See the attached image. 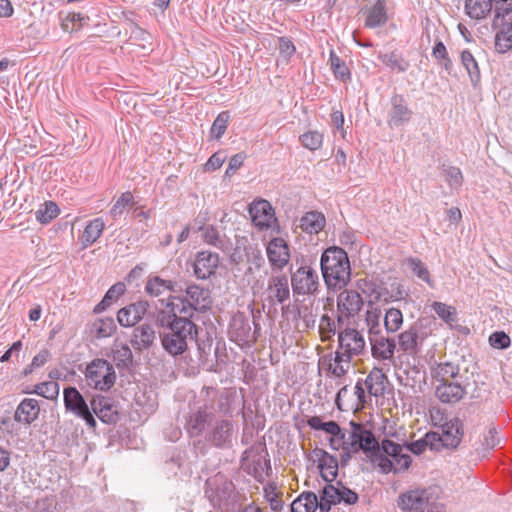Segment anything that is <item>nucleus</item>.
I'll use <instances>...</instances> for the list:
<instances>
[{
    "label": "nucleus",
    "instance_id": "f257e3e1",
    "mask_svg": "<svg viewBox=\"0 0 512 512\" xmlns=\"http://www.w3.org/2000/svg\"><path fill=\"white\" fill-rule=\"evenodd\" d=\"M307 424L314 430H322L329 434L330 447L334 450H342L345 455L363 451L369 453L377 446V440L373 433L363 425L350 422L351 431L348 437L342 433L340 426L335 421L323 422L321 417L312 416L307 420Z\"/></svg>",
    "mask_w": 512,
    "mask_h": 512
},
{
    "label": "nucleus",
    "instance_id": "f03ea898",
    "mask_svg": "<svg viewBox=\"0 0 512 512\" xmlns=\"http://www.w3.org/2000/svg\"><path fill=\"white\" fill-rule=\"evenodd\" d=\"M321 271L329 288H343L351 278V268L347 253L340 247H329L321 256Z\"/></svg>",
    "mask_w": 512,
    "mask_h": 512
},
{
    "label": "nucleus",
    "instance_id": "7ed1b4c3",
    "mask_svg": "<svg viewBox=\"0 0 512 512\" xmlns=\"http://www.w3.org/2000/svg\"><path fill=\"white\" fill-rule=\"evenodd\" d=\"M195 323L186 317H175L168 331L162 336L161 343L165 351L172 356L183 354L188 349V342L197 338Z\"/></svg>",
    "mask_w": 512,
    "mask_h": 512
},
{
    "label": "nucleus",
    "instance_id": "20e7f679",
    "mask_svg": "<svg viewBox=\"0 0 512 512\" xmlns=\"http://www.w3.org/2000/svg\"><path fill=\"white\" fill-rule=\"evenodd\" d=\"M84 376L86 384L99 391H108L116 381L113 365L109 361L100 358L87 364Z\"/></svg>",
    "mask_w": 512,
    "mask_h": 512
},
{
    "label": "nucleus",
    "instance_id": "39448f33",
    "mask_svg": "<svg viewBox=\"0 0 512 512\" xmlns=\"http://www.w3.org/2000/svg\"><path fill=\"white\" fill-rule=\"evenodd\" d=\"M368 395L363 387L362 381L355 386L342 387L336 396V405L343 412H357L365 408Z\"/></svg>",
    "mask_w": 512,
    "mask_h": 512
},
{
    "label": "nucleus",
    "instance_id": "423d86ee",
    "mask_svg": "<svg viewBox=\"0 0 512 512\" xmlns=\"http://www.w3.org/2000/svg\"><path fill=\"white\" fill-rule=\"evenodd\" d=\"M433 494L432 488H411L399 495L397 505L402 511L423 512L431 503Z\"/></svg>",
    "mask_w": 512,
    "mask_h": 512
},
{
    "label": "nucleus",
    "instance_id": "0eeeda50",
    "mask_svg": "<svg viewBox=\"0 0 512 512\" xmlns=\"http://www.w3.org/2000/svg\"><path fill=\"white\" fill-rule=\"evenodd\" d=\"M63 394L66 410L83 419L90 428H95L96 420L81 393L74 387H68Z\"/></svg>",
    "mask_w": 512,
    "mask_h": 512
},
{
    "label": "nucleus",
    "instance_id": "6e6552de",
    "mask_svg": "<svg viewBox=\"0 0 512 512\" xmlns=\"http://www.w3.org/2000/svg\"><path fill=\"white\" fill-rule=\"evenodd\" d=\"M252 223L259 230H278V220L272 205L264 199L256 200L249 206Z\"/></svg>",
    "mask_w": 512,
    "mask_h": 512
},
{
    "label": "nucleus",
    "instance_id": "1a4fd4ad",
    "mask_svg": "<svg viewBox=\"0 0 512 512\" xmlns=\"http://www.w3.org/2000/svg\"><path fill=\"white\" fill-rule=\"evenodd\" d=\"M495 26V49L498 53H506L512 49V10H507L502 15L498 13Z\"/></svg>",
    "mask_w": 512,
    "mask_h": 512
},
{
    "label": "nucleus",
    "instance_id": "9d476101",
    "mask_svg": "<svg viewBox=\"0 0 512 512\" xmlns=\"http://www.w3.org/2000/svg\"><path fill=\"white\" fill-rule=\"evenodd\" d=\"M318 285V274L309 266L298 268L292 276V287L297 294H312L317 290Z\"/></svg>",
    "mask_w": 512,
    "mask_h": 512
},
{
    "label": "nucleus",
    "instance_id": "9b49d317",
    "mask_svg": "<svg viewBox=\"0 0 512 512\" xmlns=\"http://www.w3.org/2000/svg\"><path fill=\"white\" fill-rule=\"evenodd\" d=\"M469 441L477 452H486L497 446L500 438L496 428L491 424L488 426H478L470 434Z\"/></svg>",
    "mask_w": 512,
    "mask_h": 512
},
{
    "label": "nucleus",
    "instance_id": "f8f14e48",
    "mask_svg": "<svg viewBox=\"0 0 512 512\" xmlns=\"http://www.w3.org/2000/svg\"><path fill=\"white\" fill-rule=\"evenodd\" d=\"M339 346L337 351L341 355L348 356L351 360L353 356L360 354L365 347V340L360 332L355 329H346L338 336Z\"/></svg>",
    "mask_w": 512,
    "mask_h": 512
},
{
    "label": "nucleus",
    "instance_id": "ddd939ff",
    "mask_svg": "<svg viewBox=\"0 0 512 512\" xmlns=\"http://www.w3.org/2000/svg\"><path fill=\"white\" fill-rule=\"evenodd\" d=\"M320 368L327 375L336 378L343 377L351 367V360L348 356L341 355L338 351L324 355L319 360Z\"/></svg>",
    "mask_w": 512,
    "mask_h": 512
},
{
    "label": "nucleus",
    "instance_id": "4468645a",
    "mask_svg": "<svg viewBox=\"0 0 512 512\" xmlns=\"http://www.w3.org/2000/svg\"><path fill=\"white\" fill-rule=\"evenodd\" d=\"M310 460L317 464L322 478L327 482H332L338 472L337 460L325 450L315 448L310 453Z\"/></svg>",
    "mask_w": 512,
    "mask_h": 512
},
{
    "label": "nucleus",
    "instance_id": "2eb2a0df",
    "mask_svg": "<svg viewBox=\"0 0 512 512\" xmlns=\"http://www.w3.org/2000/svg\"><path fill=\"white\" fill-rule=\"evenodd\" d=\"M466 390L459 381V378H455L452 381L441 383L434 387L435 397L442 403L454 404L459 402L464 395Z\"/></svg>",
    "mask_w": 512,
    "mask_h": 512
},
{
    "label": "nucleus",
    "instance_id": "dca6fc26",
    "mask_svg": "<svg viewBox=\"0 0 512 512\" xmlns=\"http://www.w3.org/2000/svg\"><path fill=\"white\" fill-rule=\"evenodd\" d=\"M267 257L272 266L283 268L290 260V249L283 238H273L266 247Z\"/></svg>",
    "mask_w": 512,
    "mask_h": 512
},
{
    "label": "nucleus",
    "instance_id": "f3484780",
    "mask_svg": "<svg viewBox=\"0 0 512 512\" xmlns=\"http://www.w3.org/2000/svg\"><path fill=\"white\" fill-rule=\"evenodd\" d=\"M219 266V256L210 251H201L194 262V273L199 279H207L214 275Z\"/></svg>",
    "mask_w": 512,
    "mask_h": 512
},
{
    "label": "nucleus",
    "instance_id": "a211bd4d",
    "mask_svg": "<svg viewBox=\"0 0 512 512\" xmlns=\"http://www.w3.org/2000/svg\"><path fill=\"white\" fill-rule=\"evenodd\" d=\"M148 309L147 302L138 301L121 308L117 313V320L123 327H133L142 320Z\"/></svg>",
    "mask_w": 512,
    "mask_h": 512
},
{
    "label": "nucleus",
    "instance_id": "6ab92c4d",
    "mask_svg": "<svg viewBox=\"0 0 512 512\" xmlns=\"http://www.w3.org/2000/svg\"><path fill=\"white\" fill-rule=\"evenodd\" d=\"M371 353L374 359L379 361H391L396 348L395 341L383 335L375 333L370 336Z\"/></svg>",
    "mask_w": 512,
    "mask_h": 512
},
{
    "label": "nucleus",
    "instance_id": "aec40b11",
    "mask_svg": "<svg viewBox=\"0 0 512 512\" xmlns=\"http://www.w3.org/2000/svg\"><path fill=\"white\" fill-rule=\"evenodd\" d=\"M363 304L360 294L353 290L342 291L337 299V308L342 317L355 315Z\"/></svg>",
    "mask_w": 512,
    "mask_h": 512
},
{
    "label": "nucleus",
    "instance_id": "412c9836",
    "mask_svg": "<svg viewBox=\"0 0 512 512\" xmlns=\"http://www.w3.org/2000/svg\"><path fill=\"white\" fill-rule=\"evenodd\" d=\"M442 436L438 435L437 441H441L446 447L456 448L461 441L462 423L460 419L453 418L443 424Z\"/></svg>",
    "mask_w": 512,
    "mask_h": 512
},
{
    "label": "nucleus",
    "instance_id": "4be33fe9",
    "mask_svg": "<svg viewBox=\"0 0 512 512\" xmlns=\"http://www.w3.org/2000/svg\"><path fill=\"white\" fill-rule=\"evenodd\" d=\"M186 301L197 310L204 311L209 309L212 304V299L209 289L199 285H190L186 290Z\"/></svg>",
    "mask_w": 512,
    "mask_h": 512
},
{
    "label": "nucleus",
    "instance_id": "5701e85b",
    "mask_svg": "<svg viewBox=\"0 0 512 512\" xmlns=\"http://www.w3.org/2000/svg\"><path fill=\"white\" fill-rule=\"evenodd\" d=\"M91 407L97 417L104 423H115L118 419L117 409L109 398L98 396L91 401Z\"/></svg>",
    "mask_w": 512,
    "mask_h": 512
},
{
    "label": "nucleus",
    "instance_id": "b1692460",
    "mask_svg": "<svg viewBox=\"0 0 512 512\" xmlns=\"http://www.w3.org/2000/svg\"><path fill=\"white\" fill-rule=\"evenodd\" d=\"M365 26L376 28L386 24L388 21L386 1L377 0L372 6L364 9Z\"/></svg>",
    "mask_w": 512,
    "mask_h": 512
},
{
    "label": "nucleus",
    "instance_id": "393cba45",
    "mask_svg": "<svg viewBox=\"0 0 512 512\" xmlns=\"http://www.w3.org/2000/svg\"><path fill=\"white\" fill-rule=\"evenodd\" d=\"M387 376L382 369L374 367L362 382L364 389L367 390L368 398L370 396H381L385 392Z\"/></svg>",
    "mask_w": 512,
    "mask_h": 512
},
{
    "label": "nucleus",
    "instance_id": "a878e982",
    "mask_svg": "<svg viewBox=\"0 0 512 512\" xmlns=\"http://www.w3.org/2000/svg\"><path fill=\"white\" fill-rule=\"evenodd\" d=\"M431 383L433 387L460 378L459 368L451 362L438 363L431 368Z\"/></svg>",
    "mask_w": 512,
    "mask_h": 512
},
{
    "label": "nucleus",
    "instance_id": "bb28decb",
    "mask_svg": "<svg viewBox=\"0 0 512 512\" xmlns=\"http://www.w3.org/2000/svg\"><path fill=\"white\" fill-rule=\"evenodd\" d=\"M40 413V406L36 399L25 398L18 405L15 412L16 421L24 424L34 422Z\"/></svg>",
    "mask_w": 512,
    "mask_h": 512
},
{
    "label": "nucleus",
    "instance_id": "cd10ccee",
    "mask_svg": "<svg viewBox=\"0 0 512 512\" xmlns=\"http://www.w3.org/2000/svg\"><path fill=\"white\" fill-rule=\"evenodd\" d=\"M267 290L270 299H275L279 303H283L290 296L288 278L284 275L272 277Z\"/></svg>",
    "mask_w": 512,
    "mask_h": 512
},
{
    "label": "nucleus",
    "instance_id": "c85d7f7f",
    "mask_svg": "<svg viewBox=\"0 0 512 512\" xmlns=\"http://www.w3.org/2000/svg\"><path fill=\"white\" fill-rule=\"evenodd\" d=\"M105 229V222L102 218H95L91 220L84 228L80 241L84 248L94 244L102 235Z\"/></svg>",
    "mask_w": 512,
    "mask_h": 512
},
{
    "label": "nucleus",
    "instance_id": "c756f323",
    "mask_svg": "<svg viewBox=\"0 0 512 512\" xmlns=\"http://www.w3.org/2000/svg\"><path fill=\"white\" fill-rule=\"evenodd\" d=\"M326 224L324 215L320 212H307L300 219V228L309 234H318L323 230Z\"/></svg>",
    "mask_w": 512,
    "mask_h": 512
},
{
    "label": "nucleus",
    "instance_id": "7c9ffc66",
    "mask_svg": "<svg viewBox=\"0 0 512 512\" xmlns=\"http://www.w3.org/2000/svg\"><path fill=\"white\" fill-rule=\"evenodd\" d=\"M291 512H315L320 504L313 492L301 493L292 503Z\"/></svg>",
    "mask_w": 512,
    "mask_h": 512
},
{
    "label": "nucleus",
    "instance_id": "2f4dec72",
    "mask_svg": "<svg viewBox=\"0 0 512 512\" xmlns=\"http://www.w3.org/2000/svg\"><path fill=\"white\" fill-rule=\"evenodd\" d=\"M465 10L472 19H484L492 10V0H466Z\"/></svg>",
    "mask_w": 512,
    "mask_h": 512
},
{
    "label": "nucleus",
    "instance_id": "473e14b6",
    "mask_svg": "<svg viewBox=\"0 0 512 512\" xmlns=\"http://www.w3.org/2000/svg\"><path fill=\"white\" fill-rule=\"evenodd\" d=\"M59 384L54 381H46L36 384L32 390L25 389V394H37L48 400H55L59 395Z\"/></svg>",
    "mask_w": 512,
    "mask_h": 512
},
{
    "label": "nucleus",
    "instance_id": "72a5a7b5",
    "mask_svg": "<svg viewBox=\"0 0 512 512\" xmlns=\"http://www.w3.org/2000/svg\"><path fill=\"white\" fill-rule=\"evenodd\" d=\"M172 289V281L162 279L158 276L149 278L145 286V291L147 294L153 297H158L166 292L171 291Z\"/></svg>",
    "mask_w": 512,
    "mask_h": 512
},
{
    "label": "nucleus",
    "instance_id": "f704fd0d",
    "mask_svg": "<svg viewBox=\"0 0 512 512\" xmlns=\"http://www.w3.org/2000/svg\"><path fill=\"white\" fill-rule=\"evenodd\" d=\"M155 340V331L148 325H142L134 330L133 343L139 349L148 348Z\"/></svg>",
    "mask_w": 512,
    "mask_h": 512
},
{
    "label": "nucleus",
    "instance_id": "c9c22d12",
    "mask_svg": "<svg viewBox=\"0 0 512 512\" xmlns=\"http://www.w3.org/2000/svg\"><path fill=\"white\" fill-rule=\"evenodd\" d=\"M232 432V424L228 420H220L216 422L211 433V440L217 446L226 443Z\"/></svg>",
    "mask_w": 512,
    "mask_h": 512
},
{
    "label": "nucleus",
    "instance_id": "e433bc0d",
    "mask_svg": "<svg viewBox=\"0 0 512 512\" xmlns=\"http://www.w3.org/2000/svg\"><path fill=\"white\" fill-rule=\"evenodd\" d=\"M264 498L269 503V506L272 511L280 512L284 507V502L282 500L283 493L278 490L277 486L273 483L267 484L264 489Z\"/></svg>",
    "mask_w": 512,
    "mask_h": 512
},
{
    "label": "nucleus",
    "instance_id": "4c0bfd02",
    "mask_svg": "<svg viewBox=\"0 0 512 512\" xmlns=\"http://www.w3.org/2000/svg\"><path fill=\"white\" fill-rule=\"evenodd\" d=\"M116 329L115 322L113 318H99L95 320L91 325V332L97 338H107L110 337Z\"/></svg>",
    "mask_w": 512,
    "mask_h": 512
},
{
    "label": "nucleus",
    "instance_id": "58836bf2",
    "mask_svg": "<svg viewBox=\"0 0 512 512\" xmlns=\"http://www.w3.org/2000/svg\"><path fill=\"white\" fill-rule=\"evenodd\" d=\"M368 458H370L371 462L379 468L380 472L388 474L390 472H393V464L392 459L387 457L386 455H383L380 452L379 444L377 443V446L373 448V450L369 453H364Z\"/></svg>",
    "mask_w": 512,
    "mask_h": 512
},
{
    "label": "nucleus",
    "instance_id": "ea45409f",
    "mask_svg": "<svg viewBox=\"0 0 512 512\" xmlns=\"http://www.w3.org/2000/svg\"><path fill=\"white\" fill-rule=\"evenodd\" d=\"M330 68L336 78L346 81L350 78V70L344 60H342L334 50L329 53Z\"/></svg>",
    "mask_w": 512,
    "mask_h": 512
},
{
    "label": "nucleus",
    "instance_id": "a19ab883",
    "mask_svg": "<svg viewBox=\"0 0 512 512\" xmlns=\"http://www.w3.org/2000/svg\"><path fill=\"white\" fill-rule=\"evenodd\" d=\"M60 214V208L53 201H46L42 207L36 211V219L41 224H48Z\"/></svg>",
    "mask_w": 512,
    "mask_h": 512
},
{
    "label": "nucleus",
    "instance_id": "79ce46f5",
    "mask_svg": "<svg viewBox=\"0 0 512 512\" xmlns=\"http://www.w3.org/2000/svg\"><path fill=\"white\" fill-rule=\"evenodd\" d=\"M210 415L203 411H198L190 416L187 422V430L193 435H199L204 429Z\"/></svg>",
    "mask_w": 512,
    "mask_h": 512
},
{
    "label": "nucleus",
    "instance_id": "37998d69",
    "mask_svg": "<svg viewBox=\"0 0 512 512\" xmlns=\"http://www.w3.org/2000/svg\"><path fill=\"white\" fill-rule=\"evenodd\" d=\"M401 97L394 98L393 108L390 114L391 122L395 125L408 121L411 117V111L403 103Z\"/></svg>",
    "mask_w": 512,
    "mask_h": 512
},
{
    "label": "nucleus",
    "instance_id": "c03bdc74",
    "mask_svg": "<svg viewBox=\"0 0 512 512\" xmlns=\"http://www.w3.org/2000/svg\"><path fill=\"white\" fill-rule=\"evenodd\" d=\"M417 331L413 328L405 330L398 337L400 349L406 353H414L417 347Z\"/></svg>",
    "mask_w": 512,
    "mask_h": 512
},
{
    "label": "nucleus",
    "instance_id": "a18cd8bd",
    "mask_svg": "<svg viewBox=\"0 0 512 512\" xmlns=\"http://www.w3.org/2000/svg\"><path fill=\"white\" fill-rule=\"evenodd\" d=\"M403 324V314L397 308H390L386 311L384 325L388 332H397Z\"/></svg>",
    "mask_w": 512,
    "mask_h": 512
},
{
    "label": "nucleus",
    "instance_id": "49530a36",
    "mask_svg": "<svg viewBox=\"0 0 512 512\" xmlns=\"http://www.w3.org/2000/svg\"><path fill=\"white\" fill-rule=\"evenodd\" d=\"M339 503V488L327 485L323 489V496L319 501L321 512H328L332 504Z\"/></svg>",
    "mask_w": 512,
    "mask_h": 512
},
{
    "label": "nucleus",
    "instance_id": "de8ad7c7",
    "mask_svg": "<svg viewBox=\"0 0 512 512\" xmlns=\"http://www.w3.org/2000/svg\"><path fill=\"white\" fill-rule=\"evenodd\" d=\"M381 284L369 280H363L359 286L369 305L379 303V290Z\"/></svg>",
    "mask_w": 512,
    "mask_h": 512
},
{
    "label": "nucleus",
    "instance_id": "09e8293b",
    "mask_svg": "<svg viewBox=\"0 0 512 512\" xmlns=\"http://www.w3.org/2000/svg\"><path fill=\"white\" fill-rule=\"evenodd\" d=\"M300 141L305 148L315 151L322 147L323 134L318 131H308L300 136Z\"/></svg>",
    "mask_w": 512,
    "mask_h": 512
},
{
    "label": "nucleus",
    "instance_id": "8fccbe9b",
    "mask_svg": "<svg viewBox=\"0 0 512 512\" xmlns=\"http://www.w3.org/2000/svg\"><path fill=\"white\" fill-rule=\"evenodd\" d=\"M129 40L132 44L138 45L142 49H146L151 46V35L137 25H134L131 29Z\"/></svg>",
    "mask_w": 512,
    "mask_h": 512
},
{
    "label": "nucleus",
    "instance_id": "3c124183",
    "mask_svg": "<svg viewBox=\"0 0 512 512\" xmlns=\"http://www.w3.org/2000/svg\"><path fill=\"white\" fill-rule=\"evenodd\" d=\"M437 439H438L437 433H434V432L426 433L422 439L412 442L409 445L408 450H410L414 454H421L427 449L428 446L432 447Z\"/></svg>",
    "mask_w": 512,
    "mask_h": 512
},
{
    "label": "nucleus",
    "instance_id": "603ef678",
    "mask_svg": "<svg viewBox=\"0 0 512 512\" xmlns=\"http://www.w3.org/2000/svg\"><path fill=\"white\" fill-rule=\"evenodd\" d=\"M112 357L118 366H127L132 361V352L126 344H115L112 350Z\"/></svg>",
    "mask_w": 512,
    "mask_h": 512
},
{
    "label": "nucleus",
    "instance_id": "864d4df0",
    "mask_svg": "<svg viewBox=\"0 0 512 512\" xmlns=\"http://www.w3.org/2000/svg\"><path fill=\"white\" fill-rule=\"evenodd\" d=\"M84 17L81 13L71 12L61 22V28L64 32H75L81 29Z\"/></svg>",
    "mask_w": 512,
    "mask_h": 512
},
{
    "label": "nucleus",
    "instance_id": "5fc2aeb1",
    "mask_svg": "<svg viewBox=\"0 0 512 512\" xmlns=\"http://www.w3.org/2000/svg\"><path fill=\"white\" fill-rule=\"evenodd\" d=\"M432 308L436 314L446 323L451 324L456 320L457 312L453 306L436 301L432 304Z\"/></svg>",
    "mask_w": 512,
    "mask_h": 512
},
{
    "label": "nucleus",
    "instance_id": "6e6d98bb",
    "mask_svg": "<svg viewBox=\"0 0 512 512\" xmlns=\"http://www.w3.org/2000/svg\"><path fill=\"white\" fill-rule=\"evenodd\" d=\"M230 115L227 111L221 112L216 119L214 120L212 126H211V136L215 139H220L228 126Z\"/></svg>",
    "mask_w": 512,
    "mask_h": 512
},
{
    "label": "nucleus",
    "instance_id": "4d7b16f0",
    "mask_svg": "<svg viewBox=\"0 0 512 512\" xmlns=\"http://www.w3.org/2000/svg\"><path fill=\"white\" fill-rule=\"evenodd\" d=\"M134 202V197L131 192H124L121 194V196L116 200L113 207L110 210L111 215L116 218L117 216H120L123 214L125 209L132 205Z\"/></svg>",
    "mask_w": 512,
    "mask_h": 512
},
{
    "label": "nucleus",
    "instance_id": "13d9d810",
    "mask_svg": "<svg viewBox=\"0 0 512 512\" xmlns=\"http://www.w3.org/2000/svg\"><path fill=\"white\" fill-rule=\"evenodd\" d=\"M380 319H381V310L379 308H370L366 312V322L369 326L370 336L375 335V333L379 334L380 328Z\"/></svg>",
    "mask_w": 512,
    "mask_h": 512
},
{
    "label": "nucleus",
    "instance_id": "bf43d9fd",
    "mask_svg": "<svg viewBox=\"0 0 512 512\" xmlns=\"http://www.w3.org/2000/svg\"><path fill=\"white\" fill-rule=\"evenodd\" d=\"M404 291L400 285H396L395 289H393L391 292L388 291L387 288L380 286L379 290V303H388L391 301H397L404 297Z\"/></svg>",
    "mask_w": 512,
    "mask_h": 512
},
{
    "label": "nucleus",
    "instance_id": "052dcab7",
    "mask_svg": "<svg viewBox=\"0 0 512 512\" xmlns=\"http://www.w3.org/2000/svg\"><path fill=\"white\" fill-rule=\"evenodd\" d=\"M461 61L471 77H479V68L474 56L467 50L461 53Z\"/></svg>",
    "mask_w": 512,
    "mask_h": 512
},
{
    "label": "nucleus",
    "instance_id": "680f3d73",
    "mask_svg": "<svg viewBox=\"0 0 512 512\" xmlns=\"http://www.w3.org/2000/svg\"><path fill=\"white\" fill-rule=\"evenodd\" d=\"M445 179L452 188H459L463 183L462 172L457 167H448L445 169Z\"/></svg>",
    "mask_w": 512,
    "mask_h": 512
},
{
    "label": "nucleus",
    "instance_id": "e2e57ef3",
    "mask_svg": "<svg viewBox=\"0 0 512 512\" xmlns=\"http://www.w3.org/2000/svg\"><path fill=\"white\" fill-rule=\"evenodd\" d=\"M432 55L446 68L450 69L452 62L448 57V52L445 45L439 41L435 44L432 50Z\"/></svg>",
    "mask_w": 512,
    "mask_h": 512
},
{
    "label": "nucleus",
    "instance_id": "0e129e2a",
    "mask_svg": "<svg viewBox=\"0 0 512 512\" xmlns=\"http://www.w3.org/2000/svg\"><path fill=\"white\" fill-rule=\"evenodd\" d=\"M409 266L412 271L423 281L430 283V273L428 269L425 267L423 262L416 258H411L408 260Z\"/></svg>",
    "mask_w": 512,
    "mask_h": 512
},
{
    "label": "nucleus",
    "instance_id": "69168bd1",
    "mask_svg": "<svg viewBox=\"0 0 512 512\" xmlns=\"http://www.w3.org/2000/svg\"><path fill=\"white\" fill-rule=\"evenodd\" d=\"M411 462L412 459L408 453L404 451L400 452L396 457L392 459L393 472L398 473L407 470Z\"/></svg>",
    "mask_w": 512,
    "mask_h": 512
},
{
    "label": "nucleus",
    "instance_id": "338daca9",
    "mask_svg": "<svg viewBox=\"0 0 512 512\" xmlns=\"http://www.w3.org/2000/svg\"><path fill=\"white\" fill-rule=\"evenodd\" d=\"M179 304L172 303V312L175 317H186L189 319L195 310L186 300H179Z\"/></svg>",
    "mask_w": 512,
    "mask_h": 512
},
{
    "label": "nucleus",
    "instance_id": "774afa93",
    "mask_svg": "<svg viewBox=\"0 0 512 512\" xmlns=\"http://www.w3.org/2000/svg\"><path fill=\"white\" fill-rule=\"evenodd\" d=\"M126 290L125 284L122 282H118L111 286L109 290L106 292L103 302L107 304H111L116 301L121 295L124 294Z\"/></svg>",
    "mask_w": 512,
    "mask_h": 512
}]
</instances>
